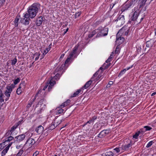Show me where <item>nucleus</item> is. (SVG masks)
Masks as SVG:
<instances>
[{"mask_svg":"<svg viewBox=\"0 0 156 156\" xmlns=\"http://www.w3.org/2000/svg\"><path fill=\"white\" fill-rule=\"evenodd\" d=\"M144 15L142 16L141 13H139L138 12L135 11L131 18L132 21L136 20L138 22L140 23L144 18Z\"/></svg>","mask_w":156,"mask_h":156,"instance_id":"1","label":"nucleus"},{"mask_svg":"<svg viewBox=\"0 0 156 156\" xmlns=\"http://www.w3.org/2000/svg\"><path fill=\"white\" fill-rule=\"evenodd\" d=\"M129 31V29L127 27H123L119 30L117 34H119V35L120 34L127 35Z\"/></svg>","mask_w":156,"mask_h":156,"instance_id":"2","label":"nucleus"},{"mask_svg":"<svg viewBox=\"0 0 156 156\" xmlns=\"http://www.w3.org/2000/svg\"><path fill=\"white\" fill-rule=\"evenodd\" d=\"M40 5L38 4H34L29 8L28 11L37 12Z\"/></svg>","mask_w":156,"mask_h":156,"instance_id":"3","label":"nucleus"},{"mask_svg":"<svg viewBox=\"0 0 156 156\" xmlns=\"http://www.w3.org/2000/svg\"><path fill=\"white\" fill-rule=\"evenodd\" d=\"M25 18L23 20L22 23L25 25H28L29 23V20L30 19L29 17V16L26 13L24 15Z\"/></svg>","mask_w":156,"mask_h":156,"instance_id":"4","label":"nucleus"},{"mask_svg":"<svg viewBox=\"0 0 156 156\" xmlns=\"http://www.w3.org/2000/svg\"><path fill=\"white\" fill-rule=\"evenodd\" d=\"M119 34H117L116 42L118 44L120 45L125 40V39L123 37H121V36L119 37Z\"/></svg>","mask_w":156,"mask_h":156,"instance_id":"5","label":"nucleus"},{"mask_svg":"<svg viewBox=\"0 0 156 156\" xmlns=\"http://www.w3.org/2000/svg\"><path fill=\"white\" fill-rule=\"evenodd\" d=\"M124 17L122 15H120L117 19L115 21L118 22V23L119 24H122L124 23Z\"/></svg>","mask_w":156,"mask_h":156,"instance_id":"6","label":"nucleus"},{"mask_svg":"<svg viewBox=\"0 0 156 156\" xmlns=\"http://www.w3.org/2000/svg\"><path fill=\"white\" fill-rule=\"evenodd\" d=\"M108 31V28H105L100 33H98L97 36L99 37V36H105L107 35Z\"/></svg>","mask_w":156,"mask_h":156,"instance_id":"7","label":"nucleus"},{"mask_svg":"<svg viewBox=\"0 0 156 156\" xmlns=\"http://www.w3.org/2000/svg\"><path fill=\"white\" fill-rule=\"evenodd\" d=\"M109 132V130H105L102 131L98 135V136L99 137H102L105 136Z\"/></svg>","mask_w":156,"mask_h":156,"instance_id":"8","label":"nucleus"},{"mask_svg":"<svg viewBox=\"0 0 156 156\" xmlns=\"http://www.w3.org/2000/svg\"><path fill=\"white\" fill-rule=\"evenodd\" d=\"M132 145V143L130 141L129 144L124 145H122L121 147V149L125 151L128 150L131 148Z\"/></svg>","mask_w":156,"mask_h":156,"instance_id":"9","label":"nucleus"},{"mask_svg":"<svg viewBox=\"0 0 156 156\" xmlns=\"http://www.w3.org/2000/svg\"><path fill=\"white\" fill-rule=\"evenodd\" d=\"M12 143H10L9 145L7 146L2 151V155L3 156L5 154L7 153L8 150H9V147L11 146L12 144Z\"/></svg>","mask_w":156,"mask_h":156,"instance_id":"10","label":"nucleus"},{"mask_svg":"<svg viewBox=\"0 0 156 156\" xmlns=\"http://www.w3.org/2000/svg\"><path fill=\"white\" fill-rule=\"evenodd\" d=\"M25 137V135L24 134H22L15 137L17 140L19 142L23 140Z\"/></svg>","mask_w":156,"mask_h":156,"instance_id":"11","label":"nucleus"},{"mask_svg":"<svg viewBox=\"0 0 156 156\" xmlns=\"http://www.w3.org/2000/svg\"><path fill=\"white\" fill-rule=\"evenodd\" d=\"M43 130L44 128L41 126H39L36 129V132L38 134L42 133H43Z\"/></svg>","mask_w":156,"mask_h":156,"instance_id":"12","label":"nucleus"},{"mask_svg":"<svg viewBox=\"0 0 156 156\" xmlns=\"http://www.w3.org/2000/svg\"><path fill=\"white\" fill-rule=\"evenodd\" d=\"M42 101H40V102L38 103L37 105V106L35 109L36 111H37V113H39L41 112V108H39L40 106V105L42 104Z\"/></svg>","mask_w":156,"mask_h":156,"instance_id":"13","label":"nucleus"},{"mask_svg":"<svg viewBox=\"0 0 156 156\" xmlns=\"http://www.w3.org/2000/svg\"><path fill=\"white\" fill-rule=\"evenodd\" d=\"M19 126V124H15L13 126L11 129L9 131L8 133L9 134L11 135L12 132L16 129Z\"/></svg>","mask_w":156,"mask_h":156,"instance_id":"14","label":"nucleus"},{"mask_svg":"<svg viewBox=\"0 0 156 156\" xmlns=\"http://www.w3.org/2000/svg\"><path fill=\"white\" fill-rule=\"evenodd\" d=\"M35 140L32 138L29 139L26 142V144L32 145L35 143Z\"/></svg>","mask_w":156,"mask_h":156,"instance_id":"15","label":"nucleus"},{"mask_svg":"<svg viewBox=\"0 0 156 156\" xmlns=\"http://www.w3.org/2000/svg\"><path fill=\"white\" fill-rule=\"evenodd\" d=\"M37 13L28 11V13H27L29 16V17H30L31 18H33L35 16Z\"/></svg>","mask_w":156,"mask_h":156,"instance_id":"16","label":"nucleus"},{"mask_svg":"<svg viewBox=\"0 0 156 156\" xmlns=\"http://www.w3.org/2000/svg\"><path fill=\"white\" fill-rule=\"evenodd\" d=\"M43 21V18L40 16L37 20L36 24L38 26H40L41 24Z\"/></svg>","mask_w":156,"mask_h":156,"instance_id":"17","label":"nucleus"},{"mask_svg":"<svg viewBox=\"0 0 156 156\" xmlns=\"http://www.w3.org/2000/svg\"><path fill=\"white\" fill-rule=\"evenodd\" d=\"M4 95L3 94L2 91H1L0 89V103H2L4 101V99L3 98V97ZM0 106H2V105H1L0 103Z\"/></svg>","mask_w":156,"mask_h":156,"instance_id":"18","label":"nucleus"},{"mask_svg":"<svg viewBox=\"0 0 156 156\" xmlns=\"http://www.w3.org/2000/svg\"><path fill=\"white\" fill-rule=\"evenodd\" d=\"M92 83V80H90L87 82L85 84L83 88L86 89L89 87Z\"/></svg>","mask_w":156,"mask_h":156,"instance_id":"19","label":"nucleus"},{"mask_svg":"<svg viewBox=\"0 0 156 156\" xmlns=\"http://www.w3.org/2000/svg\"><path fill=\"white\" fill-rule=\"evenodd\" d=\"M23 83H21L20 84L19 87L16 90V93L17 94H19L21 93L22 91L21 90L20 88H21L23 86Z\"/></svg>","mask_w":156,"mask_h":156,"instance_id":"20","label":"nucleus"},{"mask_svg":"<svg viewBox=\"0 0 156 156\" xmlns=\"http://www.w3.org/2000/svg\"><path fill=\"white\" fill-rule=\"evenodd\" d=\"M70 101V100H67L65 102L62 104L61 106L62 108H63L69 105Z\"/></svg>","mask_w":156,"mask_h":156,"instance_id":"21","label":"nucleus"},{"mask_svg":"<svg viewBox=\"0 0 156 156\" xmlns=\"http://www.w3.org/2000/svg\"><path fill=\"white\" fill-rule=\"evenodd\" d=\"M153 44V42L152 41H149L147 42L146 43V46L147 47L150 48L151 47Z\"/></svg>","mask_w":156,"mask_h":156,"instance_id":"22","label":"nucleus"},{"mask_svg":"<svg viewBox=\"0 0 156 156\" xmlns=\"http://www.w3.org/2000/svg\"><path fill=\"white\" fill-rule=\"evenodd\" d=\"M137 2V0H131L129 5H128V7L129 8L130 7L134 5Z\"/></svg>","mask_w":156,"mask_h":156,"instance_id":"23","label":"nucleus"},{"mask_svg":"<svg viewBox=\"0 0 156 156\" xmlns=\"http://www.w3.org/2000/svg\"><path fill=\"white\" fill-rule=\"evenodd\" d=\"M51 44L49 45V48H46L45 50L44 51V52L43 53V55H44L46 54L48 52L50 51Z\"/></svg>","mask_w":156,"mask_h":156,"instance_id":"24","label":"nucleus"},{"mask_svg":"<svg viewBox=\"0 0 156 156\" xmlns=\"http://www.w3.org/2000/svg\"><path fill=\"white\" fill-rule=\"evenodd\" d=\"M113 153L111 151H108L105 153L104 155L102 156H113Z\"/></svg>","mask_w":156,"mask_h":156,"instance_id":"25","label":"nucleus"},{"mask_svg":"<svg viewBox=\"0 0 156 156\" xmlns=\"http://www.w3.org/2000/svg\"><path fill=\"white\" fill-rule=\"evenodd\" d=\"M139 4L140 5L139 8H140L145 5L146 2L142 0H139Z\"/></svg>","mask_w":156,"mask_h":156,"instance_id":"26","label":"nucleus"},{"mask_svg":"<svg viewBox=\"0 0 156 156\" xmlns=\"http://www.w3.org/2000/svg\"><path fill=\"white\" fill-rule=\"evenodd\" d=\"M24 150V148L22 147L17 154L16 156H21L23 153Z\"/></svg>","mask_w":156,"mask_h":156,"instance_id":"27","label":"nucleus"},{"mask_svg":"<svg viewBox=\"0 0 156 156\" xmlns=\"http://www.w3.org/2000/svg\"><path fill=\"white\" fill-rule=\"evenodd\" d=\"M58 121V119H57V118L55 119L52 123L54 124H55V125L57 126L61 123L60 121Z\"/></svg>","mask_w":156,"mask_h":156,"instance_id":"28","label":"nucleus"},{"mask_svg":"<svg viewBox=\"0 0 156 156\" xmlns=\"http://www.w3.org/2000/svg\"><path fill=\"white\" fill-rule=\"evenodd\" d=\"M10 93L9 92L8 90H6L5 93V94L7 98L5 99L6 101H7L9 99V98L10 97Z\"/></svg>","mask_w":156,"mask_h":156,"instance_id":"29","label":"nucleus"},{"mask_svg":"<svg viewBox=\"0 0 156 156\" xmlns=\"http://www.w3.org/2000/svg\"><path fill=\"white\" fill-rule=\"evenodd\" d=\"M81 89L77 90L74 93L73 95V96H72V97H76L77 95H78L81 92Z\"/></svg>","mask_w":156,"mask_h":156,"instance_id":"30","label":"nucleus"},{"mask_svg":"<svg viewBox=\"0 0 156 156\" xmlns=\"http://www.w3.org/2000/svg\"><path fill=\"white\" fill-rule=\"evenodd\" d=\"M140 133V131H139L137 132L133 136V138H135V139H137Z\"/></svg>","mask_w":156,"mask_h":156,"instance_id":"31","label":"nucleus"},{"mask_svg":"<svg viewBox=\"0 0 156 156\" xmlns=\"http://www.w3.org/2000/svg\"><path fill=\"white\" fill-rule=\"evenodd\" d=\"M144 128L145 129V131H146L150 130L152 129L151 127L148 126H144Z\"/></svg>","mask_w":156,"mask_h":156,"instance_id":"32","label":"nucleus"},{"mask_svg":"<svg viewBox=\"0 0 156 156\" xmlns=\"http://www.w3.org/2000/svg\"><path fill=\"white\" fill-rule=\"evenodd\" d=\"M13 139V137L12 136H10L8 137L7 139L5 141L4 143H5L6 142H10V141L12 140Z\"/></svg>","mask_w":156,"mask_h":156,"instance_id":"33","label":"nucleus"},{"mask_svg":"<svg viewBox=\"0 0 156 156\" xmlns=\"http://www.w3.org/2000/svg\"><path fill=\"white\" fill-rule=\"evenodd\" d=\"M17 60L16 58H14L13 59L11 60V64L12 65H14L17 62Z\"/></svg>","mask_w":156,"mask_h":156,"instance_id":"34","label":"nucleus"},{"mask_svg":"<svg viewBox=\"0 0 156 156\" xmlns=\"http://www.w3.org/2000/svg\"><path fill=\"white\" fill-rule=\"evenodd\" d=\"M132 67V66H131V67H129L127 68L126 69H123V70L121 71V72L119 73V75H121V74H122L124 72L126 71V70H128L130 68H131Z\"/></svg>","mask_w":156,"mask_h":156,"instance_id":"35","label":"nucleus"},{"mask_svg":"<svg viewBox=\"0 0 156 156\" xmlns=\"http://www.w3.org/2000/svg\"><path fill=\"white\" fill-rule=\"evenodd\" d=\"M154 143V142L153 141H151L150 142H149L147 144V145L146 147H150L151 145H152V144Z\"/></svg>","mask_w":156,"mask_h":156,"instance_id":"36","label":"nucleus"},{"mask_svg":"<svg viewBox=\"0 0 156 156\" xmlns=\"http://www.w3.org/2000/svg\"><path fill=\"white\" fill-rule=\"evenodd\" d=\"M19 20V18L16 17V18L15 20V25L16 27H17L18 26V23Z\"/></svg>","mask_w":156,"mask_h":156,"instance_id":"37","label":"nucleus"},{"mask_svg":"<svg viewBox=\"0 0 156 156\" xmlns=\"http://www.w3.org/2000/svg\"><path fill=\"white\" fill-rule=\"evenodd\" d=\"M56 126L55 125V124H54L53 123V124H52L50 126L49 129H50L52 130V129H54Z\"/></svg>","mask_w":156,"mask_h":156,"instance_id":"38","label":"nucleus"},{"mask_svg":"<svg viewBox=\"0 0 156 156\" xmlns=\"http://www.w3.org/2000/svg\"><path fill=\"white\" fill-rule=\"evenodd\" d=\"M96 33V30H95V31H94L92 32V34H90L89 35V37H92Z\"/></svg>","mask_w":156,"mask_h":156,"instance_id":"39","label":"nucleus"},{"mask_svg":"<svg viewBox=\"0 0 156 156\" xmlns=\"http://www.w3.org/2000/svg\"><path fill=\"white\" fill-rule=\"evenodd\" d=\"M81 12H78L76 13L75 14V18H76L77 17H79L81 14Z\"/></svg>","mask_w":156,"mask_h":156,"instance_id":"40","label":"nucleus"},{"mask_svg":"<svg viewBox=\"0 0 156 156\" xmlns=\"http://www.w3.org/2000/svg\"><path fill=\"white\" fill-rule=\"evenodd\" d=\"M121 149V147L119 148H116L113 149L117 153H119L120 152V149Z\"/></svg>","mask_w":156,"mask_h":156,"instance_id":"41","label":"nucleus"},{"mask_svg":"<svg viewBox=\"0 0 156 156\" xmlns=\"http://www.w3.org/2000/svg\"><path fill=\"white\" fill-rule=\"evenodd\" d=\"M63 110L62 109H60L58 111V112L57 113V114H59L63 112Z\"/></svg>","mask_w":156,"mask_h":156,"instance_id":"42","label":"nucleus"},{"mask_svg":"<svg viewBox=\"0 0 156 156\" xmlns=\"http://www.w3.org/2000/svg\"><path fill=\"white\" fill-rule=\"evenodd\" d=\"M20 78H17V79H16V80H15L14 82V83L15 84H17L18 83H19L20 82Z\"/></svg>","mask_w":156,"mask_h":156,"instance_id":"43","label":"nucleus"},{"mask_svg":"<svg viewBox=\"0 0 156 156\" xmlns=\"http://www.w3.org/2000/svg\"><path fill=\"white\" fill-rule=\"evenodd\" d=\"M55 83L56 82L55 81H51L49 82L50 85H51V86H53Z\"/></svg>","mask_w":156,"mask_h":156,"instance_id":"44","label":"nucleus"},{"mask_svg":"<svg viewBox=\"0 0 156 156\" xmlns=\"http://www.w3.org/2000/svg\"><path fill=\"white\" fill-rule=\"evenodd\" d=\"M119 46H117V47L116 48L115 50V53H118L119 51Z\"/></svg>","mask_w":156,"mask_h":156,"instance_id":"45","label":"nucleus"},{"mask_svg":"<svg viewBox=\"0 0 156 156\" xmlns=\"http://www.w3.org/2000/svg\"><path fill=\"white\" fill-rule=\"evenodd\" d=\"M4 143H4V142L1 143L0 144V148L1 149H2L3 148H4V147H5V144Z\"/></svg>","mask_w":156,"mask_h":156,"instance_id":"46","label":"nucleus"},{"mask_svg":"<svg viewBox=\"0 0 156 156\" xmlns=\"http://www.w3.org/2000/svg\"><path fill=\"white\" fill-rule=\"evenodd\" d=\"M12 87H11L9 86V87L8 88V89H7V90H8V91L9 92H10L11 93V91H12Z\"/></svg>","mask_w":156,"mask_h":156,"instance_id":"47","label":"nucleus"},{"mask_svg":"<svg viewBox=\"0 0 156 156\" xmlns=\"http://www.w3.org/2000/svg\"><path fill=\"white\" fill-rule=\"evenodd\" d=\"M95 119H91L89 121H87L86 123H91L93 122Z\"/></svg>","mask_w":156,"mask_h":156,"instance_id":"48","label":"nucleus"},{"mask_svg":"<svg viewBox=\"0 0 156 156\" xmlns=\"http://www.w3.org/2000/svg\"><path fill=\"white\" fill-rule=\"evenodd\" d=\"M140 133H141L142 134H143V133L146 131H145V129L144 127L143 128L140 129Z\"/></svg>","mask_w":156,"mask_h":156,"instance_id":"49","label":"nucleus"},{"mask_svg":"<svg viewBox=\"0 0 156 156\" xmlns=\"http://www.w3.org/2000/svg\"><path fill=\"white\" fill-rule=\"evenodd\" d=\"M39 152L38 151H36L33 155V156H36L39 154Z\"/></svg>","mask_w":156,"mask_h":156,"instance_id":"50","label":"nucleus"},{"mask_svg":"<svg viewBox=\"0 0 156 156\" xmlns=\"http://www.w3.org/2000/svg\"><path fill=\"white\" fill-rule=\"evenodd\" d=\"M113 82L112 81H110L109 82L108 84L107 85V87H108V86H109V87H110L111 85L112 84Z\"/></svg>","mask_w":156,"mask_h":156,"instance_id":"51","label":"nucleus"},{"mask_svg":"<svg viewBox=\"0 0 156 156\" xmlns=\"http://www.w3.org/2000/svg\"><path fill=\"white\" fill-rule=\"evenodd\" d=\"M77 50V48H75L73 50L72 52H71L73 55L75 54L76 53V51Z\"/></svg>","mask_w":156,"mask_h":156,"instance_id":"52","label":"nucleus"},{"mask_svg":"<svg viewBox=\"0 0 156 156\" xmlns=\"http://www.w3.org/2000/svg\"><path fill=\"white\" fill-rule=\"evenodd\" d=\"M70 59V58H68L65 61V63H68L69 62Z\"/></svg>","mask_w":156,"mask_h":156,"instance_id":"53","label":"nucleus"},{"mask_svg":"<svg viewBox=\"0 0 156 156\" xmlns=\"http://www.w3.org/2000/svg\"><path fill=\"white\" fill-rule=\"evenodd\" d=\"M98 75V74L97 73H95L93 75V76L91 78V80H93V78H94V77H95L96 76H97Z\"/></svg>","mask_w":156,"mask_h":156,"instance_id":"54","label":"nucleus"},{"mask_svg":"<svg viewBox=\"0 0 156 156\" xmlns=\"http://www.w3.org/2000/svg\"><path fill=\"white\" fill-rule=\"evenodd\" d=\"M32 104V102L29 103L27 105V108H29L31 105Z\"/></svg>","mask_w":156,"mask_h":156,"instance_id":"55","label":"nucleus"},{"mask_svg":"<svg viewBox=\"0 0 156 156\" xmlns=\"http://www.w3.org/2000/svg\"><path fill=\"white\" fill-rule=\"evenodd\" d=\"M21 147H22V146L20 145H17L16 146V148L17 149H20V148H21Z\"/></svg>","mask_w":156,"mask_h":156,"instance_id":"56","label":"nucleus"},{"mask_svg":"<svg viewBox=\"0 0 156 156\" xmlns=\"http://www.w3.org/2000/svg\"><path fill=\"white\" fill-rule=\"evenodd\" d=\"M5 2V0H0V4H2Z\"/></svg>","mask_w":156,"mask_h":156,"instance_id":"57","label":"nucleus"},{"mask_svg":"<svg viewBox=\"0 0 156 156\" xmlns=\"http://www.w3.org/2000/svg\"><path fill=\"white\" fill-rule=\"evenodd\" d=\"M22 121H23V120H22L21 121H20L19 122H18L16 124H19V125L21 123V122Z\"/></svg>","mask_w":156,"mask_h":156,"instance_id":"58","label":"nucleus"},{"mask_svg":"<svg viewBox=\"0 0 156 156\" xmlns=\"http://www.w3.org/2000/svg\"><path fill=\"white\" fill-rule=\"evenodd\" d=\"M59 76H60L59 74L58 73H57V74H56L55 76V78H56L55 77H59Z\"/></svg>","mask_w":156,"mask_h":156,"instance_id":"59","label":"nucleus"},{"mask_svg":"<svg viewBox=\"0 0 156 156\" xmlns=\"http://www.w3.org/2000/svg\"><path fill=\"white\" fill-rule=\"evenodd\" d=\"M40 55V54H39L38 55V56L37 57H36V58H35V60H37L39 58V56Z\"/></svg>","mask_w":156,"mask_h":156,"instance_id":"60","label":"nucleus"},{"mask_svg":"<svg viewBox=\"0 0 156 156\" xmlns=\"http://www.w3.org/2000/svg\"><path fill=\"white\" fill-rule=\"evenodd\" d=\"M73 55H73L72 53H71L69 55L70 57L69 58H70L71 59V58L73 56Z\"/></svg>","mask_w":156,"mask_h":156,"instance_id":"61","label":"nucleus"},{"mask_svg":"<svg viewBox=\"0 0 156 156\" xmlns=\"http://www.w3.org/2000/svg\"><path fill=\"white\" fill-rule=\"evenodd\" d=\"M73 55H73L72 53H71L69 55L70 57L69 58H70L71 59V58L73 56Z\"/></svg>","mask_w":156,"mask_h":156,"instance_id":"62","label":"nucleus"},{"mask_svg":"<svg viewBox=\"0 0 156 156\" xmlns=\"http://www.w3.org/2000/svg\"><path fill=\"white\" fill-rule=\"evenodd\" d=\"M110 61V58H108V59L107 60H106V63H108V62H109Z\"/></svg>","mask_w":156,"mask_h":156,"instance_id":"63","label":"nucleus"},{"mask_svg":"<svg viewBox=\"0 0 156 156\" xmlns=\"http://www.w3.org/2000/svg\"><path fill=\"white\" fill-rule=\"evenodd\" d=\"M64 55H65V54H62L61 55V56H60V58H63L64 57Z\"/></svg>","mask_w":156,"mask_h":156,"instance_id":"64","label":"nucleus"}]
</instances>
